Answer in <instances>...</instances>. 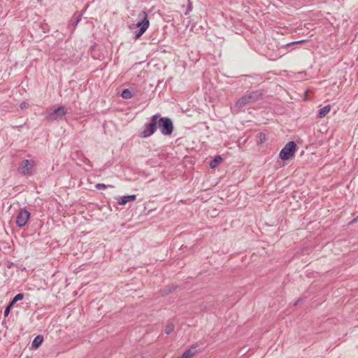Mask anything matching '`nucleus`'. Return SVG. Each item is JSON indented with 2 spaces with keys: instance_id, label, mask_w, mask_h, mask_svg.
I'll use <instances>...</instances> for the list:
<instances>
[{
  "instance_id": "obj_13",
  "label": "nucleus",
  "mask_w": 358,
  "mask_h": 358,
  "mask_svg": "<svg viewBox=\"0 0 358 358\" xmlns=\"http://www.w3.org/2000/svg\"><path fill=\"white\" fill-rule=\"evenodd\" d=\"M222 161V157L220 156H216L211 162H210V167L211 169L215 168L220 162Z\"/></svg>"
},
{
  "instance_id": "obj_6",
  "label": "nucleus",
  "mask_w": 358,
  "mask_h": 358,
  "mask_svg": "<svg viewBox=\"0 0 358 358\" xmlns=\"http://www.w3.org/2000/svg\"><path fill=\"white\" fill-rule=\"evenodd\" d=\"M296 143L294 141L288 142L281 150L279 157L282 160H288L293 157L296 152Z\"/></svg>"
},
{
  "instance_id": "obj_5",
  "label": "nucleus",
  "mask_w": 358,
  "mask_h": 358,
  "mask_svg": "<svg viewBox=\"0 0 358 358\" xmlns=\"http://www.w3.org/2000/svg\"><path fill=\"white\" fill-rule=\"evenodd\" d=\"M36 163L34 160L24 159L19 165L18 172L23 175H31L34 171Z\"/></svg>"
},
{
  "instance_id": "obj_8",
  "label": "nucleus",
  "mask_w": 358,
  "mask_h": 358,
  "mask_svg": "<svg viewBox=\"0 0 358 358\" xmlns=\"http://www.w3.org/2000/svg\"><path fill=\"white\" fill-rule=\"evenodd\" d=\"M30 219V213L26 208H20L16 216V225L20 227H24Z\"/></svg>"
},
{
  "instance_id": "obj_16",
  "label": "nucleus",
  "mask_w": 358,
  "mask_h": 358,
  "mask_svg": "<svg viewBox=\"0 0 358 358\" xmlns=\"http://www.w3.org/2000/svg\"><path fill=\"white\" fill-rule=\"evenodd\" d=\"M174 330V325L172 323H169L166 327L164 329V332L166 334H170L171 332H173Z\"/></svg>"
},
{
  "instance_id": "obj_14",
  "label": "nucleus",
  "mask_w": 358,
  "mask_h": 358,
  "mask_svg": "<svg viewBox=\"0 0 358 358\" xmlns=\"http://www.w3.org/2000/svg\"><path fill=\"white\" fill-rule=\"evenodd\" d=\"M24 298L23 294H16L14 298L12 299V301L10 302V306H13V305L18 301L22 300Z\"/></svg>"
},
{
  "instance_id": "obj_21",
  "label": "nucleus",
  "mask_w": 358,
  "mask_h": 358,
  "mask_svg": "<svg viewBox=\"0 0 358 358\" xmlns=\"http://www.w3.org/2000/svg\"><path fill=\"white\" fill-rule=\"evenodd\" d=\"M303 41H304L303 40L298 41H294V42L287 43V45H292V44H298V43H303Z\"/></svg>"
},
{
  "instance_id": "obj_25",
  "label": "nucleus",
  "mask_w": 358,
  "mask_h": 358,
  "mask_svg": "<svg viewBox=\"0 0 358 358\" xmlns=\"http://www.w3.org/2000/svg\"><path fill=\"white\" fill-rule=\"evenodd\" d=\"M358 220V217H357L356 218L353 219L350 223H354L355 222H357Z\"/></svg>"
},
{
  "instance_id": "obj_15",
  "label": "nucleus",
  "mask_w": 358,
  "mask_h": 358,
  "mask_svg": "<svg viewBox=\"0 0 358 358\" xmlns=\"http://www.w3.org/2000/svg\"><path fill=\"white\" fill-rule=\"evenodd\" d=\"M121 96L124 99H129L132 97L133 94L129 89L123 90Z\"/></svg>"
},
{
  "instance_id": "obj_18",
  "label": "nucleus",
  "mask_w": 358,
  "mask_h": 358,
  "mask_svg": "<svg viewBox=\"0 0 358 358\" xmlns=\"http://www.w3.org/2000/svg\"><path fill=\"white\" fill-rule=\"evenodd\" d=\"M81 20V15H78L76 19L74 20V21L72 22L71 25L73 27H76L78 23Z\"/></svg>"
},
{
  "instance_id": "obj_2",
  "label": "nucleus",
  "mask_w": 358,
  "mask_h": 358,
  "mask_svg": "<svg viewBox=\"0 0 358 358\" xmlns=\"http://www.w3.org/2000/svg\"><path fill=\"white\" fill-rule=\"evenodd\" d=\"M159 117V113L154 115L150 121L144 124L143 129L139 133L138 136L141 138H145L154 134L157 129V122H159L158 118Z\"/></svg>"
},
{
  "instance_id": "obj_9",
  "label": "nucleus",
  "mask_w": 358,
  "mask_h": 358,
  "mask_svg": "<svg viewBox=\"0 0 358 358\" xmlns=\"http://www.w3.org/2000/svg\"><path fill=\"white\" fill-rule=\"evenodd\" d=\"M136 199V196L135 194H132V195L119 196L118 198L116 199V200H117V203L119 205L124 206L128 202L135 201Z\"/></svg>"
},
{
  "instance_id": "obj_11",
  "label": "nucleus",
  "mask_w": 358,
  "mask_h": 358,
  "mask_svg": "<svg viewBox=\"0 0 358 358\" xmlns=\"http://www.w3.org/2000/svg\"><path fill=\"white\" fill-rule=\"evenodd\" d=\"M330 110H331L330 105H327V106L322 107V108H320L318 110V115H317L318 117H320V118L324 117L329 113Z\"/></svg>"
},
{
  "instance_id": "obj_23",
  "label": "nucleus",
  "mask_w": 358,
  "mask_h": 358,
  "mask_svg": "<svg viewBox=\"0 0 358 358\" xmlns=\"http://www.w3.org/2000/svg\"><path fill=\"white\" fill-rule=\"evenodd\" d=\"M265 138V135L264 134H260V140L262 142L263 139Z\"/></svg>"
},
{
  "instance_id": "obj_17",
  "label": "nucleus",
  "mask_w": 358,
  "mask_h": 358,
  "mask_svg": "<svg viewBox=\"0 0 358 358\" xmlns=\"http://www.w3.org/2000/svg\"><path fill=\"white\" fill-rule=\"evenodd\" d=\"M187 3H188V5H187V8L186 10V11L185 12V15H188L192 10V2L190 1V0H187Z\"/></svg>"
},
{
  "instance_id": "obj_24",
  "label": "nucleus",
  "mask_w": 358,
  "mask_h": 358,
  "mask_svg": "<svg viewBox=\"0 0 358 358\" xmlns=\"http://www.w3.org/2000/svg\"><path fill=\"white\" fill-rule=\"evenodd\" d=\"M301 301V299H298L297 301H295V303H294V306H297Z\"/></svg>"
},
{
  "instance_id": "obj_12",
  "label": "nucleus",
  "mask_w": 358,
  "mask_h": 358,
  "mask_svg": "<svg viewBox=\"0 0 358 358\" xmlns=\"http://www.w3.org/2000/svg\"><path fill=\"white\" fill-rule=\"evenodd\" d=\"M196 350H194V349H188L187 350H185L181 357L182 358H190L192 357L193 355H194V354L196 353Z\"/></svg>"
},
{
  "instance_id": "obj_19",
  "label": "nucleus",
  "mask_w": 358,
  "mask_h": 358,
  "mask_svg": "<svg viewBox=\"0 0 358 358\" xmlns=\"http://www.w3.org/2000/svg\"><path fill=\"white\" fill-rule=\"evenodd\" d=\"M108 186L103 183H98L96 185V188L98 189H106Z\"/></svg>"
},
{
  "instance_id": "obj_22",
  "label": "nucleus",
  "mask_w": 358,
  "mask_h": 358,
  "mask_svg": "<svg viewBox=\"0 0 358 358\" xmlns=\"http://www.w3.org/2000/svg\"><path fill=\"white\" fill-rule=\"evenodd\" d=\"M27 105H28V104H27V103H26V102H24H24H22V103H20V107L22 109H24V108H27Z\"/></svg>"
},
{
  "instance_id": "obj_26",
  "label": "nucleus",
  "mask_w": 358,
  "mask_h": 358,
  "mask_svg": "<svg viewBox=\"0 0 358 358\" xmlns=\"http://www.w3.org/2000/svg\"><path fill=\"white\" fill-rule=\"evenodd\" d=\"M180 358H182V357H180Z\"/></svg>"
},
{
  "instance_id": "obj_3",
  "label": "nucleus",
  "mask_w": 358,
  "mask_h": 358,
  "mask_svg": "<svg viewBox=\"0 0 358 358\" xmlns=\"http://www.w3.org/2000/svg\"><path fill=\"white\" fill-rule=\"evenodd\" d=\"M138 21L136 24V27L138 28V30L135 31V39L139 38L145 32L150 25L148 14L145 11H141L138 15Z\"/></svg>"
},
{
  "instance_id": "obj_4",
  "label": "nucleus",
  "mask_w": 358,
  "mask_h": 358,
  "mask_svg": "<svg viewBox=\"0 0 358 358\" xmlns=\"http://www.w3.org/2000/svg\"><path fill=\"white\" fill-rule=\"evenodd\" d=\"M157 127L159 128L161 133L164 136H169L173 133V124L172 120L169 117H159L158 118Z\"/></svg>"
},
{
  "instance_id": "obj_7",
  "label": "nucleus",
  "mask_w": 358,
  "mask_h": 358,
  "mask_svg": "<svg viewBox=\"0 0 358 358\" xmlns=\"http://www.w3.org/2000/svg\"><path fill=\"white\" fill-rule=\"evenodd\" d=\"M67 113V109L64 106H60L48 113L45 119L48 121L54 122L62 120L64 116Z\"/></svg>"
},
{
  "instance_id": "obj_20",
  "label": "nucleus",
  "mask_w": 358,
  "mask_h": 358,
  "mask_svg": "<svg viewBox=\"0 0 358 358\" xmlns=\"http://www.w3.org/2000/svg\"><path fill=\"white\" fill-rule=\"evenodd\" d=\"M13 306H10V303L8 304V306L6 308L5 310H4V315L5 316H8L9 313H10V308H12Z\"/></svg>"
},
{
  "instance_id": "obj_1",
  "label": "nucleus",
  "mask_w": 358,
  "mask_h": 358,
  "mask_svg": "<svg viewBox=\"0 0 358 358\" xmlns=\"http://www.w3.org/2000/svg\"><path fill=\"white\" fill-rule=\"evenodd\" d=\"M262 93L259 90L251 92L243 96L237 101L236 103L235 107L237 108V109L234 108L235 112L238 113L241 110V108H242L246 104L252 103L259 100L262 97Z\"/></svg>"
},
{
  "instance_id": "obj_10",
  "label": "nucleus",
  "mask_w": 358,
  "mask_h": 358,
  "mask_svg": "<svg viewBox=\"0 0 358 358\" xmlns=\"http://www.w3.org/2000/svg\"><path fill=\"white\" fill-rule=\"evenodd\" d=\"M43 342V336L41 335H38L36 336L32 341L31 347L33 349H38L42 343Z\"/></svg>"
}]
</instances>
